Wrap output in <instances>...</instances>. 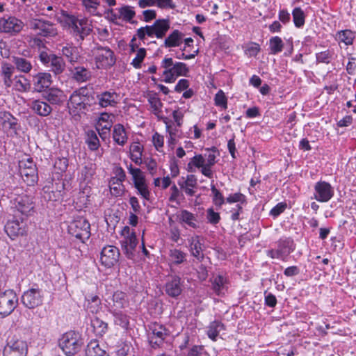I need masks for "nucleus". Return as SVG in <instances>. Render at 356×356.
<instances>
[{
  "label": "nucleus",
  "mask_w": 356,
  "mask_h": 356,
  "mask_svg": "<svg viewBox=\"0 0 356 356\" xmlns=\"http://www.w3.org/2000/svg\"><path fill=\"white\" fill-rule=\"evenodd\" d=\"M49 67L51 68V71L54 74H59L62 73L65 69V63L61 57L52 55L51 60L49 63Z\"/></svg>",
  "instance_id": "obj_46"
},
{
  "label": "nucleus",
  "mask_w": 356,
  "mask_h": 356,
  "mask_svg": "<svg viewBox=\"0 0 356 356\" xmlns=\"http://www.w3.org/2000/svg\"><path fill=\"white\" fill-rule=\"evenodd\" d=\"M128 172L132 176V179L137 193L145 200H148L150 197V191L146 183L144 173L139 168H134L131 164L127 165Z\"/></svg>",
  "instance_id": "obj_11"
},
{
  "label": "nucleus",
  "mask_w": 356,
  "mask_h": 356,
  "mask_svg": "<svg viewBox=\"0 0 356 356\" xmlns=\"http://www.w3.org/2000/svg\"><path fill=\"white\" fill-rule=\"evenodd\" d=\"M83 5L88 12L95 15L98 6H99V0H82Z\"/></svg>",
  "instance_id": "obj_62"
},
{
  "label": "nucleus",
  "mask_w": 356,
  "mask_h": 356,
  "mask_svg": "<svg viewBox=\"0 0 356 356\" xmlns=\"http://www.w3.org/2000/svg\"><path fill=\"white\" fill-rule=\"evenodd\" d=\"M73 78L78 82H85L91 77L90 71L82 66H77L72 71Z\"/></svg>",
  "instance_id": "obj_41"
},
{
  "label": "nucleus",
  "mask_w": 356,
  "mask_h": 356,
  "mask_svg": "<svg viewBox=\"0 0 356 356\" xmlns=\"http://www.w3.org/2000/svg\"><path fill=\"white\" fill-rule=\"evenodd\" d=\"M148 102L152 108L154 113L158 115L161 112L162 102L156 96H151L149 97Z\"/></svg>",
  "instance_id": "obj_59"
},
{
  "label": "nucleus",
  "mask_w": 356,
  "mask_h": 356,
  "mask_svg": "<svg viewBox=\"0 0 356 356\" xmlns=\"http://www.w3.org/2000/svg\"><path fill=\"white\" fill-rule=\"evenodd\" d=\"M13 63L15 68L21 72L29 73L32 69L31 62L22 56L13 57Z\"/></svg>",
  "instance_id": "obj_38"
},
{
  "label": "nucleus",
  "mask_w": 356,
  "mask_h": 356,
  "mask_svg": "<svg viewBox=\"0 0 356 356\" xmlns=\"http://www.w3.org/2000/svg\"><path fill=\"white\" fill-rule=\"evenodd\" d=\"M161 67L164 69L163 72V81L165 83H174L177 77L186 76L189 69L186 64L181 62L174 63L172 58L165 57L161 63Z\"/></svg>",
  "instance_id": "obj_3"
},
{
  "label": "nucleus",
  "mask_w": 356,
  "mask_h": 356,
  "mask_svg": "<svg viewBox=\"0 0 356 356\" xmlns=\"http://www.w3.org/2000/svg\"><path fill=\"white\" fill-rule=\"evenodd\" d=\"M24 27V23L15 16H4L0 19V31L10 35L19 33Z\"/></svg>",
  "instance_id": "obj_16"
},
{
  "label": "nucleus",
  "mask_w": 356,
  "mask_h": 356,
  "mask_svg": "<svg viewBox=\"0 0 356 356\" xmlns=\"http://www.w3.org/2000/svg\"><path fill=\"white\" fill-rule=\"evenodd\" d=\"M44 294L39 287H31L25 291L21 298L22 304L29 309H34L42 305Z\"/></svg>",
  "instance_id": "obj_14"
},
{
  "label": "nucleus",
  "mask_w": 356,
  "mask_h": 356,
  "mask_svg": "<svg viewBox=\"0 0 356 356\" xmlns=\"http://www.w3.org/2000/svg\"><path fill=\"white\" fill-rule=\"evenodd\" d=\"M225 279L222 275L215 277L212 281L213 289L217 294H220L225 286Z\"/></svg>",
  "instance_id": "obj_58"
},
{
  "label": "nucleus",
  "mask_w": 356,
  "mask_h": 356,
  "mask_svg": "<svg viewBox=\"0 0 356 356\" xmlns=\"http://www.w3.org/2000/svg\"><path fill=\"white\" fill-rule=\"evenodd\" d=\"M211 191L213 194V203L220 207L225 202L224 197L222 193L215 187L214 185H211Z\"/></svg>",
  "instance_id": "obj_60"
},
{
  "label": "nucleus",
  "mask_w": 356,
  "mask_h": 356,
  "mask_svg": "<svg viewBox=\"0 0 356 356\" xmlns=\"http://www.w3.org/2000/svg\"><path fill=\"white\" fill-rule=\"evenodd\" d=\"M10 207L22 215L31 216L34 212L33 197L24 193L22 188H13L8 195Z\"/></svg>",
  "instance_id": "obj_2"
},
{
  "label": "nucleus",
  "mask_w": 356,
  "mask_h": 356,
  "mask_svg": "<svg viewBox=\"0 0 356 356\" xmlns=\"http://www.w3.org/2000/svg\"><path fill=\"white\" fill-rule=\"evenodd\" d=\"M28 346L22 339H11L3 348V356H26Z\"/></svg>",
  "instance_id": "obj_18"
},
{
  "label": "nucleus",
  "mask_w": 356,
  "mask_h": 356,
  "mask_svg": "<svg viewBox=\"0 0 356 356\" xmlns=\"http://www.w3.org/2000/svg\"><path fill=\"white\" fill-rule=\"evenodd\" d=\"M191 252L198 260L204 257L203 249L199 236L191 237L189 240Z\"/></svg>",
  "instance_id": "obj_35"
},
{
  "label": "nucleus",
  "mask_w": 356,
  "mask_h": 356,
  "mask_svg": "<svg viewBox=\"0 0 356 356\" xmlns=\"http://www.w3.org/2000/svg\"><path fill=\"white\" fill-rule=\"evenodd\" d=\"M106 307L110 313H116L122 311L129 306V300L127 294L122 291H117L106 300Z\"/></svg>",
  "instance_id": "obj_17"
},
{
  "label": "nucleus",
  "mask_w": 356,
  "mask_h": 356,
  "mask_svg": "<svg viewBox=\"0 0 356 356\" xmlns=\"http://www.w3.org/2000/svg\"><path fill=\"white\" fill-rule=\"evenodd\" d=\"M19 172L28 185H33L37 180V168L32 158L24 156L19 161Z\"/></svg>",
  "instance_id": "obj_12"
},
{
  "label": "nucleus",
  "mask_w": 356,
  "mask_h": 356,
  "mask_svg": "<svg viewBox=\"0 0 356 356\" xmlns=\"http://www.w3.org/2000/svg\"><path fill=\"white\" fill-rule=\"evenodd\" d=\"M168 256L170 261L175 265L184 263L186 258V254L185 252L176 248L170 249Z\"/></svg>",
  "instance_id": "obj_44"
},
{
  "label": "nucleus",
  "mask_w": 356,
  "mask_h": 356,
  "mask_svg": "<svg viewBox=\"0 0 356 356\" xmlns=\"http://www.w3.org/2000/svg\"><path fill=\"white\" fill-rule=\"evenodd\" d=\"M89 93L86 88H81L73 92L68 102V108L71 114L80 116L81 113H85L87 106L90 105V102Z\"/></svg>",
  "instance_id": "obj_4"
},
{
  "label": "nucleus",
  "mask_w": 356,
  "mask_h": 356,
  "mask_svg": "<svg viewBox=\"0 0 356 356\" xmlns=\"http://www.w3.org/2000/svg\"><path fill=\"white\" fill-rule=\"evenodd\" d=\"M146 56V50L145 48H140L136 51V55L133 59L131 64L136 68H140L141 63Z\"/></svg>",
  "instance_id": "obj_61"
},
{
  "label": "nucleus",
  "mask_w": 356,
  "mask_h": 356,
  "mask_svg": "<svg viewBox=\"0 0 356 356\" xmlns=\"http://www.w3.org/2000/svg\"><path fill=\"white\" fill-rule=\"evenodd\" d=\"M65 21L77 41L83 40L92 31L90 22L86 18L78 19L74 16L65 15Z\"/></svg>",
  "instance_id": "obj_6"
},
{
  "label": "nucleus",
  "mask_w": 356,
  "mask_h": 356,
  "mask_svg": "<svg viewBox=\"0 0 356 356\" xmlns=\"http://www.w3.org/2000/svg\"><path fill=\"white\" fill-rule=\"evenodd\" d=\"M114 317L115 324L120 325L122 328L127 329L129 324V316L124 314L122 311L116 312V313H111Z\"/></svg>",
  "instance_id": "obj_51"
},
{
  "label": "nucleus",
  "mask_w": 356,
  "mask_h": 356,
  "mask_svg": "<svg viewBox=\"0 0 356 356\" xmlns=\"http://www.w3.org/2000/svg\"><path fill=\"white\" fill-rule=\"evenodd\" d=\"M177 184L186 195L193 196L197 186V179L194 175H188L186 177H180Z\"/></svg>",
  "instance_id": "obj_25"
},
{
  "label": "nucleus",
  "mask_w": 356,
  "mask_h": 356,
  "mask_svg": "<svg viewBox=\"0 0 356 356\" xmlns=\"http://www.w3.org/2000/svg\"><path fill=\"white\" fill-rule=\"evenodd\" d=\"M120 254V251L115 246H105L101 252V264L105 267L111 268L118 262Z\"/></svg>",
  "instance_id": "obj_20"
},
{
  "label": "nucleus",
  "mask_w": 356,
  "mask_h": 356,
  "mask_svg": "<svg viewBox=\"0 0 356 356\" xmlns=\"http://www.w3.org/2000/svg\"><path fill=\"white\" fill-rule=\"evenodd\" d=\"M165 291L170 297L176 298L179 296L182 291L181 278L178 276L172 277L170 280L166 282Z\"/></svg>",
  "instance_id": "obj_27"
},
{
  "label": "nucleus",
  "mask_w": 356,
  "mask_h": 356,
  "mask_svg": "<svg viewBox=\"0 0 356 356\" xmlns=\"http://www.w3.org/2000/svg\"><path fill=\"white\" fill-rule=\"evenodd\" d=\"M113 140L119 145L123 146L127 143L128 137L124 127L120 124L114 126L113 131Z\"/></svg>",
  "instance_id": "obj_33"
},
{
  "label": "nucleus",
  "mask_w": 356,
  "mask_h": 356,
  "mask_svg": "<svg viewBox=\"0 0 356 356\" xmlns=\"http://www.w3.org/2000/svg\"><path fill=\"white\" fill-rule=\"evenodd\" d=\"M32 81L34 90L37 92H42L50 86L51 76L47 72H40L33 76Z\"/></svg>",
  "instance_id": "obj_26"
},
{
  "label": "nucleus",
  "mask_w": 356,
  "mask_h": 356,
  "mask_svg": "<svg viewBox=\"0 0 356 356\" xmlns=\"http://www.w3.org/2000/svg\"><path fill=\"white\" fill-rule=\"evenodd\" d=\"M277 248L282 256L288 255L294 249L293 241L289 238L280 240L278 242Z\"/></svg>",
  "instance_id": "obj_50"
},
{
  "label": "nucleus",
  "mask_w": 356,
  "mask_h": 356,
  "mask_svg": "<svg viewBox=\"0 0 356 356\" xmlns=\"http://www.w3.org/2000/svg\"><path fill=\"white\" fill-rule=\"evenodd\" d=\"M5 230L10 238L14 239L26 234V224L22 220H9L5 226Z\"/></svg>",
  "instance_id": "obj_24"
},
{
  "label": "nucleus",
  "mask_w": 356,
  "mask_h": 356,
  "mask_svg": "<svg viewBox=\"0 0 356 356\" xmlns=\"http://www.w3.org/2000/svg\"><path fill=\"white\" fill-rule=\"evenodd\" d=\"M181 197H183V194L180 192L178 187L175 184L172 185L170 188L169 201L179 204V198Z\"/></svg>",
  "instance_id": "obj_64"
},
{
  "label": "nucleus",
  "mask_w": 356,
  "mask_h": 356,
  "mask_svg": "<svg viewBox=\"0 0 356 356\" xmlns=\"http://www.w3.org/2000/svg\"><path fill=\"white\" fill-rule=\"evenodd\" d=\"M177 218L181 223L186 224L191 228L196 229L199 227L197 216L187 210L180 211Z\"/></svg>",
  "instance_id": "obj_30"
},
{
  "label": "nucleus",
  "mask_w": 356,
  "mask_h": 356,
  "mask_svg": "<svg viewBox=\"0 0 356 356\" xmlns=\"http://www.w3.org/2000/svg\"><path fill=\"white\" fill-rule=\"evenodd\" d=\"M99 105L102 108L114 106L118 103V95L115 92L106 91L97 96Z\"/></svg>",
  "instance_id": "obj_28"
},
{
  "label": "nucleus",
  "mask_w": 356,
  "mask_h": 356,
  "mask_svg": "<svg viewBox=\"0 0 356 356\" xmlns=\"http://www.w3.org/2000/svg\"><path fill=\"white\" fill-rule=\"evenodd\" d=\"M122 239L121 248L127 258L134 259L136 256V247L138 243L135 232L129 227L125 226L121 231Z\"/></svg>",
  "instance_id": "obj_7"
},
{
  "label": "nucleus",
  "mask_w": 356,
  "mask_h": 356,
  "mask_svg": "<svg viewBox=\"0 0 356 356\" xmlns=\"http://www.w3.org/2000/svg\"><path fill=\"white\" fill-rule=\"evenodd\" d=\"M15 68L9 63H3L1 67V75L4 85L7 88H10L13 81V75Z\"/></svg>",
  "instance_id": "obj_32"
},
{
  "label": "nucleus",
  "mask_w": 356,
  "mask_h": 356,
  "mask_svg": "<svg viewBox=\"0 0 356 356\" xmlns=\"http://www.w3.org/2000/svg\"><path fill=\"white\" fill-rule=\"evenodd\" d=\"M355 38V32L349 29L338 31L336 34V40L339 44L343 43L345 45H351Z\"/></svg>",
  "instance_id": "obj_39"
},
{
  "label": "nucleus",
  "mask_w": 356,
  "mask_h": 356,
  "mask_svg": "<svg viewBox=\"0 0 356 356\" xmlns=\"http://www.w3.org/2000/svg\"><path fill=\"white\" fill-rule=\"evenodd\" d=\"M98 68H108L115 63L113 51L108 47L97 46L92 49Z\"/></svg>",
  "instance_id": "obj_10"
},
{
  "label": "nucleus",
  "mask_w": 356,
  "mask_h": 356,
  "mask_svg": "<svg viewBox=\"0 0 356 356\" xmlns=\"http://www.w3.org/2000/svg\"><path fill=\"white\" fill-rule=\"evenodd\" d=\"M184 35L178 30H174L164 40L165 47H179L183 42Z\"/></svg>",
  "instance_id": "obj_36"
},
{
  "label": "nucleus",
  "mask_w": 356,
  "mask_h": 356,
  "mask_svg": "<svg viewBox=\"0 0 356 356\" xmlns=\"http://www.w3.org/2000/svg\"><path fill=\"white\" fill-rule=\"evenodd\" d=\"M91 326L97 336H103L108 330V324L99 318H95L91 321Z\"/></svg>",
  "instance_id": "obj_45"
},
{
  "label": "nucleus",
  "mask_w": 356,
  "mask_h": 356,
  "mask_svg": "<svg viewBox=\"0 0 356 356\" xmlns=\"http://www.w3.org/2000/svg\"><path fill=\"white\" fill-rule=\"evenodd\" d=\"M86 143L91 150H96L99 147V140L95 131L90 130L87 132Z\"/></svg>",
  "instance_id": "obj_54"
},
{
  "label": "nucleus",
  "mask_w": 356,
  "mask_h": 356,
  "mask_svg": "<svg viewBox=\"0 0 356 356\" xmlns=\"http://www.w3.org/2000/svg\"><path fill=\"white\" fill-rule=\"evenodd\" d=\"M143 146L138 142H134L129 147L130 159L136 165L142 164Z\"/></svg>",
  "instance_id": "obj_34"
},
{
  "label": "nucleus",
  "mask_w": 356,
  "mask_h": 356,
  "mask_svg": "<svg viewBox=\"0 0 356 356\" xmlns=\"http://www.w3.org/2000/svg\"><path fill=\"white\" fill-rule=\"evenodd\" d=\"M119 18L125 21H131L135 16V11L133 8L129 6H124L118 9Z\"/></svg>",
  "instance_id": "obj_53"
},
{
  "label": "nucleus",
  "mask_w": 356,
  "mask_h": 356,
  "mask_svg": "<svg viewBox=\"0 0 356 356\" xmlns=\"http://www.w3.org/2000/svg\"><path fill=\"white\" fill-rule=\"evenodd\" d=\"M109 187L111 194L115 196H120L123 193L124 186L122 182L116 181L115 179H111Z\"/></svg>",
  "instance_id": "obj_57"
},
{
  "label": "nucleus",
  "mask_w": 356,
  "mask_h": 356,
  "mask_svg": "<svg viewBox=\"0 0 356 356\" xmlns=\"http://www.w3.org/2000/svg\"><path fill=\"white\" fill-rule=\"evenodd\" d=\"M113 123V116L107 113H103L98 117L96 129L102 139H105L109 135Z\"/></svg>",
  "instance_id": "obj_21"
},
{
  "label": "nucleus",
  "mask_w": 356,
  "mask_h": 356,
  "mask_svg": "<svg viewBox=\"0 0 356 356\" xmlns=\"http://www.w3.org/2000/svg\"><path fill=\"white\" fill-rule=\"evenodd\" d=\"M163 122L165 125V130L168 134V146L173 149L177 143V139L181 138V130L179 127L175 126V122L168 118H163Z\"/></svg>",
  "instance_id": "obj_22"
},
{
  "label": "nucleus",
  "mask_w": 356,
  "mask_h": 356,
  "mask_svg": "<svg viewBox=\"0 0 356 356\" xmlns=\"http://www.w3.org/2000/svg\"><path fill=\"white\" fill-rule=\"evenodd\" d=\"M69 233L84 243L90 236V225L84 218H79L70 222L68 226Z\"/></svg>",
  "instance_id": "obj_13"
},
{
  "label": "nucleus",
  "mask_w": 356,
  "mask_h": 356,
  "mask_svg": "<svg viewBox=\"0 0 356 356\" xmlns=\"http://www.w3.org/2000/svg\"><path fill=\"white\" fill-rule=\"evenodd\" d=\"M2 120L3 127L8 131V134L11 136H16L19 128L17 120L8 113L3 114Z\"/></svg>",
  "instance_id": "obj_29"
},
{
  "label": "nucleus",
  "mask_w": 356,
  "mask_h": 356,
  "mask_svg": "<svg viewBox=\"0 0 356 356\" xmlns=\"http://www.w3.org/2000/svg\"><path fill=\"white\" fill-rule=\"evenodd\" d=\"M33 111L40 116H47L51 111V107L45 102L41 100H34L30 104Z\"/></svg>",
  "instance_id": "obj_31"
},
{
  "label": "nucleus",
  "mask_w": 356,
  "mask_h": 356,
  "mask_svg": "<svg viewBox=\"0 0 356 356\" xmlns=\"http://www.w3.org/2000/svg\"><path fill=\"white\" fill-rule=\"evenodd\" d=\"M207 152L204 154H196L191 159L187 164V170L188 172H195L194 168L200 169L203 175L208 178L213 176L212 167L216 163V158L218 155L216 147L207 149Z\"/></svg>",
  "instance_id": "obj_1"
},
{
  "label": "nucleus",
  "mask_w": 356,
  "mask_h": 356,
  "mask_svg": "<svg viewBox=\"0 0 356 356\" xmlns=\"http://www.w3.org/2000/svg\"><path fill=\"white\" fill-rule=\"evenodd\" d=\"M28 25L31 30L36 31L37 34L42 37L52 38L58 35L56 26L47 20L31 18L28 21Z\"/></svg>",
  "instance_id": "obj_9"
},
{
  "label": "nucleus",
  "mask_w": 356,
  "mask_h": 356,
  "mask_svg": "<svg viewBox=\"0 0 356 356\" xmlns=\"http://www.w3.org/2000/svg\"><path fill=\"white\" fill-rule=\"evenodd\" d=\"M224 330V325L218 321H214L207 327V336L212 341H216L219 333Z\"/></svg>",
  "instance_id": "obj_42"
},
{
  "label": "nucleus",
  "mask_w": 356,
  "mask_h": 356,
  "mask_svg": "<svg viewBox=\"0 0 356 356\" xmlns=\"http://www.w3.org/2000/svg\"><path fill=\"white\" fill-rule=\"evenodd\" d=\"M86 356H108L105 350L100 348L97 341H91L88 343L86 350Z\"/></svg>",
  "instance_id": "obj_43"
},
{
  "label": "nucleus",
  "mask_w": 356,
  "mask_h": 356,
  "mask_svg": "<svg viewBox=\"0 0 356 356\" xmlns=\"http://www.w3.org/2000/svg\"><path fill=\"white\" fill-rule=\"evenodd\" d=\"M270 53L275 55L281 52L284 48V42L279 36L272 37L269 40Z\"/></svg>",
  "instance_id": "obj_48"
},
{
  "label": "nucleus",
  "mask_w": 356,
  "mask_h": 356,
  "mask_svg": "<svg viewBox=\"0 0 356 356\" xmlns=\"http://www.w3.org/2000/svg\"><path fill=\"white\" fill-rule=\"evenodd\" d=\"M29 81L22 75L15 76L13 78L12 86L15 90L19 92H26L30 88Z\"/></svg>",
  "instance_id": "obj_40"
},
{
  "label": "nucleus",
  "mask_w": 356,
  "mask_h": 356,
  "mask_svg": "<svg viewBox=\"0 0 356 356\" xmlns=\"http://www.w3.org/2000/svg\"><path fill=\"white\" fill-rule=\"evenodd\" d=\"M18 305V298L13 290H6L0 293V315H10Z\"/></svg>",
  "instance_id": "obj_15"
},
{
  "label": "nucleus",
  "mask_w": 356,
  "mask_h": 356,
  "mask_svg": "<svg viewBox=\"0 0 356 356\" xmlns=\"http://www.w3.org/2000/svg\"><path fill=\"white\" fill-rule=\"evenodd\" d=\"M293 20L296 27L300 28L305 24V15L300 8H295L292 12Z\"/></svg>",
  "instance_id": "obj_52"
},
{
  "label": "nucleus",
  "mask_w": 356,
  "mask_h": 356,
  "mask_svg": "<svg viewBox=\"0 0 356 356\" xmlns=\"http://www.w3.org/2000/svg\"><path fill=\"white\" fill-rule=\"evenodd\" d=\"M149 339L151 343L159 346L169 334L168 331L163 325L156 323L149 326Z\"/></svg>",
  "instance_id": "obj_23"
},
{
  "label": "nucleus",
  "mask_w": 356,
  "mask_h": 356,
  "mask_svg": "<svg viewBox=\"0 0 356 356\" xmlns=\"http://www.w3.org/2000/svg\"><path fill=\"white\" fill-rule=\"evenodd\" d=\"M170 29V22L167 19H160L154 22L152 26L141 27L137 31V35L140 40H144L145 35L156 38H163Z\"/></svg>",
  "instance_id": "obj_5"
},
{
  "label": "nucleus",
  "mask_w": 356,
  "mask_h": 356,
  "mask_svg": "<svg viewBox=\"0 0 356 356\" xmlns=\"http://www.w3.org/2000/svg\"><path fill=\"white\" fill-rule=\"evenodd\" d=\"M95 165L90 163L85 165L81 170V177L88 183L90 182L95 174Z\"/></svg>",
  "instance_id": "obj_55"
},
{
  "label": "nucleus",
  "mask_w": 356,
  "mask_h": 356,
  "mask_svg": "<svg viewBox=\"0 0 356 356\" xmlns=\"http://www.w3.org/2000/svg\"><path fill=\"white\" fill-rule=\"evenodd\" d=\"M87 309L91 313L96 314L102 309L101 300L97 296H92L87 299Z\"/></svg>",
  "instance_id": "obj_49"
},
{
  "label": "nucleus",
  "mask_w": 356,
  "mask_h": 356,
  "mask_svg": "<svg viewBox=\"0 0 356 356\" xmlns=\"http://www.w3.org/2000/svg\"><path fill=\"white\" fill-rule=\"evenodd\" d=\"M207 219L208 222L216 225L219 222L220 216L219 213L214 211L213 208H209L207 210Z\"/></svg>",
  "instance_id": "obj_63"
},
{
  "label": "nucleus",
  "mask_w": 356,
  "mask_h": 356,
  "mask_svg": "<svg viewBox=\"0 0 356 356\" xmlns=\"http://www.w3.org/2000/svg\"><path fill=\"white\" fill-rule=\"evenodd\" d=\"M46 99L53 104H59L65 99L63 92L58 88H52L49 90L46 95Z\"/></svg>",
  "instance_id": "obj_37"
},
{
  "label": "nucleus",
  "mask_w": 356,
  "mask_h": 356,
  "mask_svg": "<svg viewBox=\"0 0 356 356\" xmlns=\"http://www.w3.org/2000/svg\"><path fill=\"white\" fill-rule=\"evenodd\" d=\"M83 342L79 333L70 331L65 333L59 339V346L67 355L76 354L81 348Z\"/></svg>",
  "instance_id": "obj_8"
},
{
  "label": "nucleus",
  "mask_w": 356,
  "mask_h": 356,
  "mask_svg": "<svg viewBox=\"0 0 356 356\" xmlns=\"http://www.w3.org/2000/svg\"><path fill=\"white\" fill-rule=\"evenodd\" d=\"M314 188V198L318 202H327L334 195L333 188L329 183L325 181L316 182Z\"/></svg>",
  "instance_id": "obj_19"
},
{
  "label": "nucleus",
  "mask_w": 356,
  "mask_h": 356,
  "mask_svg": "<svg viewBox=\"0 0 356 356\" xmlns=\"http://www.w3.org/2000/svg\"><path fill=\"white\" fill-rule=\"evenodd\" d=\"M62 54L67 58L69 62L74 63L77 62L79 54L77 49L72 46H65L62 48Z\"/></svg>",
  "instance_id": "obj_47"
},
{
  "label": "nucleus",
  "mask_w": 356,
  "mask_h": 356,
  "mask_svg": "<svg viewBox=\"0 0 356 356\" xmlns=\"http://www.w3.org/2000/svg\"><path fill=\"white\" fill-rule=\"evenodd\" d=\"M214 104L222 109L227 108V97L222 90H219L214 97Z\"/></svg>",
  "instance_id": "obj_56"
}]
</instances>
